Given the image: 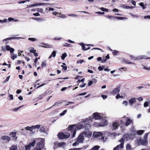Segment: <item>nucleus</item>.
I'll list each match as a JSON object with an SVG mask.
<instances>
[{"label": "nucleus", "instance_id": "obj_61", "mask_svg": "<svg viewBox=\"0 0 150 150\" xmlns=\"http://www.w3.org/2000/svg\"><path fill=\"white\" fill-rule=\"evenodd\" d=\"M101 96L104 100L105 99L107 98V96L106 95H101Z\"/></svg>", "mask_w": 150, "mask_h": 150}, {"label": "nucleus", "instance_id": "obj_39", "mask_svg": "<svg viewBox=\"0 0 150 150\" xmlns=\"http://www.w3.org/2000/svg\"><path fill=\"white\" fill-rule=\"evenodd\" d=\"M31 49L30 50V52L31 53H34L35 52H36V50H34V48L33 47H32L31 48Z\"/></svg>", "mask_w": 150, "mask_h": 150}, {"label": "nucleus", "instance_id": "obj_17", "mask_svg": "<svg viewBox=\"0 0 150 150\" xmlns=\"http://www.w3.org/2000/svg\"><path fill=\"white\" fill-rule=\"evenodd\" d=\"M1 139L3 140H6L9 142L10 141L11 138L7 136H3L1 137Z\"/></svg>", "mask_w": 150, "mask_h": 150}, {"label": "nucleus", "instance_id": "obj_25", "mask_svg": "<svg viewBox=\"0 0 150 150\" xmlns=\"http://www.w3.org/2000/svg\"><path fill=\"white\" fill-rule=\"evenodd\" d=\"M36 143V141L35 140H34L33 141L31 142L28 145L30 147L31 146H34L35 144Z\"/></svg>", "mask_w": 150, "mask_h": 150}, {"label": "nucleus", "instance_id": "obj_15", "mask_svg": "<svg viewBox=\"0 0 150 150\" xmlns=\"http://www.w3.org/2000/svg\"><path fill=\"white\" fill-rule=\"evenodd\" d=\"M108 122L105 119L103 120V121L101 122L100 124V126L101 127H103L108 125Z\"/></svg>", "mask_w": 150, "mask_h": 150}, {"label": "nucleus", "instance_id": "obj_36", "mask_svg": "<svg viewBox=\"0 0 150 150\" xmlns=\"http://www.w3.org/2000/svg\"><path fill=\"white\" fill-rule=\"evenodd\" d=\"M25 150H30L31 147L28 144L25 146Z\"/></svg>", "mask_w": 150, "mask_h": 150}, {"label": "nucleus", "instance_id": "obj_63", "mask_svg": "<svg viewBox=\"0 0 150 150\" xmlns=\"http://www.w3.org/2000/svg\"><path fill=\"white\" fill-rule=\"evenodd\" d=\"M106 60L107 59H106L105 57H104L103 59L101 61V62L102 63H105L106 62Z\"/></svg>", "mask_w": 150, "mask_h": 150}, {"label": "nucleus", "instance_id": "obj_10", "mask_svg": "<svg viewBox=\"0 0 150 150\" xmlns=\"http://www.w3.org/2000/svg\"><path fill=\"white\" fill-rule=\"evenodd\" d=\"M130 139L129 135L127 134H125L124 135L122 139L120 140L121 143H124V141H126Z\"/></svg>", "mask_w": 150, "mask_h": 150}, {"label": "nucleus", "instance_id": "obj_6", "mask_svg": "<svg viewBox=\"0 0 150 150\" xmlns=\"http://www.w3.org/2000/svg\"><path fill=\"white\" fill-rule=\"evenodd\" d=\"M125 121V125L128 126L131 124H133V120L132 119H130L129 117H123L122 118Z\"/></svg>", "mask_w": 150, "mask_h": 150}, {"label": "nucleus", "instance_id": "obj_34", "mask_svg": "<svg viewBox=\"0 0 150 150\" xmlns=\"http://www.w3.org/2000/svg\"><path fill=\"white\" fill-rule=\"evenodd\" d=\"M24 105L20 106L18 108H15L13 110L14 112H17L18 111L20 108L23 107Z\"/></svg>", "mask_w": 150, "mask_h": 150}, {"label": "nucleus", "instance_id": "obj_2", "mask_svg": "<svg viewBox=\"0 0 150 150\" xmlns=\"http://www.w3.org/2000/svg\"><path fill=\"white\" fill-rule=\"evenodd\" d=\"M102 118L100 114L98 112L94 113L92 115L89 117L88 119V121L90 122H92L93 119H94L95 120H99Z\"/></svg>", "mask_w": 150, "mask_h": 150}, {"label": "nucleus", "instance_id": "obj_28", "mask_svg": "<svg viewBox=\"0 0 150 150\" xmlns=\"http://www.w3.org/2000/svg\"><path fill=\"white\" fill-rule=\"evenodd\" d=\"M10 135L11 137L14 138H15L16 139H17V137H16V134L15 132H11L10 133Z\"/></svg>", "mask_w": 150, "mask_h": 150}, {"label": "nucleus", "instance_id": "obj_59", "mask_svg": "<svg viewBox=\"0 0 150 150\" xmlns=\"http://www.w3.org/2000/svg\"><path fill=\"white\" fill-rule=\"evenodd\" d=\"M136 99H137L139 101H142L143 100V98L142 97H140L139 98H136Z\"/></svg>", "mask_w": 150, "mask_h": 150}, {"label": "nucleus", "instance_id": "obj_58", "mask_svg": "<svg viewBox=\"0 0 150 150\" xmlns=\"http://www.w3.org/2000/svg\"><path fill=\"white\" fill-rule=\"evenodd\" d=\"M136 132L135 130H133L132 131L131 134L132 135H134L137 133Z\"/></svg>", "mask_w": 150, "mask_h": 150}, {"label": "nucleus", "instance_id": "obj_46", "mask_svg": "<svg viewBox=\"0 0 150 150\" xmlns=\"http://www.w3.org/2000/svg\"><path fill=\"white\" fill-rule=\"evenodd\" d=\"M84 62V61L83 60H79L77 62V63L81 64Z\"/></svg>", "mask_w": 150, "mask_h": 150}, {"label": "nucleus", "instance_id": "obj_22", "mask_svg": "<svg viewBox=\"0 0 150 150\" xmlns=\"http://www.w3.org/2000/svg\"><path fill=\"white\" fill-rule=\"evenodd\" d=\"M144 130H139L137 131V133L139 135H141L142 134L144 133Z\"/></svg>", "mask_w": 150, "mask_h": 150}, {"label": "nucleus", "instance_id": "obj_27", "mask_svg": "<svg viewBox=\"0 0 150 150\" xmlns=\"http://www.w3.org/2000/svg\"><path fill=\"white\" fill-rule=\"evenodd\" d=\"M100 148L99 146H95L93 148H91V150H98Z\"/></svg>", "mask_w": 150, "mask_h": 150}, {"label": "nucleus", "instance_id": "obj_51", "mask_svg": "<svg viewBox=\"0 0 150 150\" xmlns=\"http://www.w3.org/2000/svg\"><path fill=\"white\" fill-rule=\"evenodd\" d=\"M130 15L133 17V18H138L139 17V16L138 15H135L133 14H132V13H130Z\"/></svg>", "mask_w": 150, "mask_h": 150}, {"label": "nucleus", "instance_id": "obj_26", "mask_svg": "<svg viewBox=\"0 0 150 150\" xmlns=\"http://www.w3.org/2000/svg\"><path fill=\"white\" fill-rule=\"evenodd\" d=\"M25 129L27 130H29L30 131H32L33 130L32 126L31 127H26L25 128Z\"/></svg>", "mask_w": 150, "mask_h": 150}, {"label": "nucleus", "instance_id": "obj_3", "mask_svg": "<svg viewBox=\"0 0 150 150\" xmlns=\"http://www.w3.org/2000/svg\"><path fill=\"white\" fill-rule=\"evenodd\" d=\"M38 142L37 144L36 148H34L33 150H42V149L43 146V143L44 140L41 138L37 139Z\"/></svg>", "mask_w": 150, "mask_h": 150}, {"label": "nucleus", "instance_id": "obj_16", "mask_svg": "<svg viewBox=\"0 0 150 150\" xmlns=\"http://www.w3.org/2000/svg\"><path fill=\"white\" fill-rule=\"evenodd\" d=\"M6 48L8 51H10L11 54V53H13L12 52L14 51V49L12 48L9 45H6Z\"/></svg>", "mask_w": 150, "mask_h": 150}, {"label": "nucleus", "instance_id": "obj_54", "mask_svg": "<svg viewBox=\"0 0 150 150\" xmlns=\"http://www.w3.org/2000/svg\"><path fill=\"white\" fill-rule=\"evenodd\" d=\"M148 105H149V104H148V102H146L144 103V107H146L148 106Z\"/></svg>", "mask_w": 150, "mask_h": 150}, {"label": "nucleus", "instance_id": "obj_64", "mask_svg": "<svg viewBox=\"0 0 150 150\" xmlns=\"http://www.w3.org/2000/svg\"><path fill=\"white\" fill-rule=\"evenodd\" d=\"M144 18L146 19L147 18L150 19V16L147 15L145 16H144Z\"/></svg>", "mask_w": 150, "mask_h": 150}, {"label": "nucleus", "instance_id": "obj_11", "mask_svg": "<svg viewBox=\"0 0 150 150\" xmlns=\"http://www.w3.org/2000/svg\"><path fill=\"white\" fill-rule=\"evenodd\" d=\"M130 57L132 58L134 60H140L146 58V56L145 55L138 56L136 57H132V56L131 55Z\"/></svg>", "mask_w": 150, "mask_h": 150}, {"label": "nucleus", "instance_id": "obj_62", "mask_svg": "<svg viewBox=\"0 0 150 150\" xmlns=\"http://www.w3.org/2000/svg\"><path fill=\"white\" fill-rule=\"evenodd\" d=\"M8 20L9 21H13V20H14V19L13 18L10 17L8 18Z\"/></svg>", "mask_w": 150, "mask_h": 150}, {"label": "nucleus", "instance_id": "obj_7", "mask_svg": "<svg viewBox=\"0 0 150 150\" xmlns=\"http://www.w3.org/2000/svg\"><path fill=\"white\" fill-rule=\"evenodd\" d=\"M84 139V136L83 135V133H80L76 139V141L79 143H82L83 142Z\"/></svg>", "mask_w": 150, "mask_h": 150}, {"label": "nucleus", "instance_id": "obj_45", "mask_svg": "<svg viewBox=\"0 0 150 150\" xmlns=\"http://www.w3.org/2000/svg\"><path fill=\"white\" fill-rule=\"evenodd\" d=\"M56 52L55 51H54L52 52L51 55L53 57H54L56 56Z\"/></svg>", "mask_w": 150, "mask_h": 150}, {"label": "nucleus", "instance_id": "obj_52", "mask_svg": "<svg viewBox=\"0 0 150 150\" xmlns=\"http://www.w3.org/2000/svg\"><path fill=\"white\" fill-rule=\"evenodd\" d=\"M38 6V4H33L30 5L29 6V7H35L36 6Z\"/></svg>", "mask_w": 150, "mask_h": 150}, {"label": "nucleus", "instance_id": "obj_23", "mask_svg": "<svg viewBox=\"0 0 150 150\" xmlns=\"http://www.w3.org/2000/svg\"><path fill=\"white\" fill-rule=\"evenodd\" d=\"M102 133H103V135L105 137L108 136L110 134V133L109 132H108L107 131L102 132Z\"/></svg>", "mask_w": 150, "mask_h": 150}, {"label": "nucleus", "instance_id": "obj_40", "mask_svg": "<svg viewBox=\"0 0 150 150\" xmlns=\"http://www.w3.org/2000/svg\"><path fill=\"white\" fill-rule=\"evenodd\" d=\"M7 22V19H4L3 20H0V23H6Z\"/></svg>", "mask_w": 150, "mask_h": 150}, {"label": "nucleus", "instance_id": "obj_38", "mask_svg": "<svg viewBox=\"0 0 150 150\" xmlns=\"http://www.w3.org/2000/svg\"><path fill=\"white\" fill-rule=\"evenodd\" d=\"M67 110H65L63 111L62 112L60 113V115L61 116H63L67 112Z\"/></svg>", "mask_w": 150, "mask_h": 150}, {"label": "nucleus", "instance_id": "obj_20", "mask_svg": "<svg viewBox=\"0 0 150 150\" xmlns=\"http://www.w3.org/2000/svg\"><path fill=\"white\" fill-rule=\"evenodd\" d=\"M18 147L16 145H12L9 149V150H17Z\"/></svg>", "mask_w": 150, "mask_h": 150}, {"label": "nucleus", "instance_id": "obj_1", "mask_svg": "<svg viewBox=\"0 0 150 150\" xmlns=\"http://www.w3.org/2000/svg\"><path fill=\"white\" fill-rule=\"evenodd\" d=\"M87 123H90L88 118L84 119L82 121L79 122L77 125L75 124L71 125L68 127V131H71V134H72V138L74 137L76 133V131L77 129H81L84 127L86 129H89L91 127V125L89 124H87Z\"/></svg>", "mask_w": 150, "mask_h": 150}, {"label": "nucleus", "instance_id": "obj_60", "mask_svg": "<svg viewBox=\"0 0 150 150\" xmlns=\"http://www.w3.org/2000/svg\"><path fill=\"white\" fill-rule=\"evenodd\" d=\"M122 96H120L119 94H118L116 96V98L117 99H118L120 98H122Z\"/></svg>", "mask_w": 150, "mask_h": 150}, {"label": "nucleus", "instance_id": "obj_31", "mask_svg": "<svg viewBox=\"0 0 150 150\" xmlns=\"http://www.w3.org/2000/svg\"><path fill=\"white\" fill-rule=\"evenodd\" d=\"M79 44L80 45L82 46V47L83 50H86V48L85 47V46L84 44L83 43H79Z\"/></svg>", "mask_w": 150, "mask_h": 150}, {"label": "nucleus", "instance_id": "obj_44", "mask_svg": "<svg viewBox=\"0 0 150 150\" xmlns=\"http://www.w3.org/2000/svg\"><path fill=\"white\" fill-rule=\"evenodd\" d=\"M38 4V6H44L47 5H50V4L41 3Z\"/></svg>", "mask_w": 150, "mask_h": 150}, {"label": "nucleus", "instance_id": "obj_50", "mask_svg": "<svg viewBox=\"0 0 150 150\" xmlns=\"http://www.w3.org/2000/svg\"><path fill=\"white\" fill-rule=\"evenodd\" d=\"M106 17L109 19H112L114 18H115V17L112 16H108Z\"/></svg>", "mask_w": 150, "mask_h": 150}, {"label": "nucleus", "instance_id": "obj_5", "mask_svg": "<svg viewBox=\"0 0 150 150\" xmlns=\"http://www.w3.org/2000/svg\"><path fill=\"white\" fill-rule=\"evenodd\" d=\"M93 135L94 137L99 139L100 137L102 139H103L104 138V137L103 136V133L101 132H95L93 133Z\"/></svg>", "mask_w": 150, "mask_h": 150}, {"label": "nucleus", "instance_id": "obj_56", "mask_svg": "<svg viewBox=\"0 0 150 150\" xmlns=\"http://www.w3.org/2000/svg\"><path fill=\"white\" fill-rule=\"evenodd\" d=\"M37 10L38 12H40L41 13H42L43 11V9L42 8H38Z\"/></svg>", "mask_w": 150, "mask_h": 150}, {"label": "nucleus", "instance_id": "obj_33", "mask_svg": "<svg viewBox=\"0 0 150 150\" xmlns=\"http://www.w3.org/2000/svg\"><path fill=\"white\" fill-rule=\"evenodd\" d=\"M67 56V54L66 53H63L61 59H62L64 60L65 58Z\"/></svg>", "mask_w": 150, "mask_h": 150}, {"label": "nucleus", "instance_id": "obj_21", "mask_svg": "<svg viewBox=\"0 0 150 150\" xmlns=\"http://www.w3.org/2000/svg\"><path fill=\"white\" fill-rule=\"evenodd\" d=\"M32 128L33 130V129H38L41 127V125H33Z\"/></svg>", "mask_w": 150, "mask_h": 150}, {"label": "nucleus", "instance_id": "obj_29", "mask_svg": "<svg viewBox=\"0 0 150 150\" xmlns=\"http://www.w3.org/2000/svg\"><path fill=\"white\" fill-rule=\"evenodd\" d=\"M28 40L33 42H35L38 40L36 38H28Z\"/></svg>", "mask_w": 150, "mask_h": 150}, {"label": "nucleus", "instance_id": "obj_53", "mask_svg": "<svg viewBox=\"0 0 150 150\" xmlns=\"http://www.w3.org/2000/svg\"><path fill=\"white\" fill-rule=\"evenodd\" d=\"M10 77V76H7L6 77V79L5 81H4V83L5 82L8 81Z\"/></svg>", "mask_w": 150, "mask_h": 150}, {"label": "nucleus", "instance_id": "obj_48", "mask_svg": "<svg viewBox=\"0 0 150 150\" xmlns=\"http://www.w3.org/2000/svg\"><path fill=\"white\" fill-rule=\"evenodd\" d=\"M93 125L94 127H98L100 126V124H99L96 122H94L93 124Z\"/></svg>", "mask_w": 150, "mask_h": 150}, {"label": "nucleus", "instance_id": "obj_55", "mask_svg": "<svg viewBox=\"0 0 150 150\" xmlns=\"http://www.w3.org/2000/svg\"><path fill=\"white\" fill-rule=\"evenodd\" d=\"M118 53V51L116 50H114L113 52V53L114 55H116Z\"/></svg>", "mask_w": 150, "mask_h": 150}, {"label": "nucleus", "instance_id": "obj_37", "mask_svg": "<svg viewBox=\"0 0 150 150\" xmlns=\"http://www.w3.org/2000/svg\"><path fill=\"white\" fill-rule=\"evenodd\" d=\"M41 66L42 68L46 67L47 66L46 61L42 62Z\"/></svg>", "mask_w": 150, "mask_h": 150}, {"label": "nucleus", "instance_id": "obj_4", "mask_svg": "<svg viewBox=\"0 0 150 150\" xmlns=\"http://www.w3.org/2000/svg\"><path fill=\"white\" fill-rule=\"evenodd\" d=\"M70 134L69 132H62L59 133L58 135V138L61 139H63L68 138L70 136Z\"/></svg>", "mask_w": 150, "mask_h": 150}, {"label": "nucleus", "instance_id": "obj_12", "mask_svg": "<svg viewBox=\"0 0 150 150\" xmlns=\"http://www.w3.org/2000/svg\"><path fill=\"white\" fill-rule=\"evenodd\" d=\"M24 39V38H22V37H11V38H6L5 39H4L3 40V41H4L5 40L6 41L7 40H10L11 39H18L19 40L20 39Z\"/></svg>", "mask_w": 150, "mask_h": 150}, {"label": "nucleus", "instance_id": "obj_35", "mask_svg": "<svg viewBox=\"0 0 150 150\" xmlns=\"http://www.w3.org/2000/svg\"><path fill=\"white\" fill-rule=\"evenodd\" d=\"M58 17L61 18H66V16L65 15L62 14L61 13H60L59 14V15L58 16Z\"/></svg>", "mask_w": 150, "mask_h": 150}, {"label": "nucleus", "instance_id": "obj_43", "mask_svg": "<svg viewBox=\"0 0 150 150\" xmlns=\"http://www.w3.org/2000/svg\"><path fill=\"white\" fill-rule=\"evenodd\" d=\"M148 133H146L145 134V135H144V140H147L146 138L148 137Z\"/></svg>", "mask_w": 150, "mask_h": 150}, {"label": "nucleus", "instance_id": "obj_19", "mask_svg": "<svg viewBox=\"0 0 150 150\" xmlns=\"http://www.w3.org/2000/svg\"><path fill=\"white\" fill-rule=\"evenodd\" d=\"M120 91V88H117L114 89L112 92L113 94H117L119 93Z\"/></svg>", "mask_w": 150, "mask_h": 150}, {"label": "nucleus", "instance_id": "obj_14", "mask_svg": "<svg viewBox=\"0 0 150 150\" xmlns=\"http://www.w3.org/2000/svg\"><path fill=\"white\" fill-rule=\"evenodd\" d=\"M136 99L135 98H133L129 100V103L131 106H132L133 104L136 102Z\"/></svg>", "mask_w": 150, "mask_h": 150}, {"label": "nucleus", "instance_id": "obj_41", "mask_svg": "<svg viewBox=\"0 0 150 150\" xmlns=\"http://www.w3.org/2000/svg\"><path fill=\"white\" fill-rule=\"evenodd\" d=\"M122 104L125 106H127L128 105V102L126 101H124L122 102Z\"/></svg>", "mask_w": 150, "mask_h": 150}, {"label": "nucleus", "instance_id": "obj_8", "mask_svg": "<svg viewBox=\"0 0 150 150\" xmlns=\"http://www.w3.org/2000/svg\"><path fill=\"white\" fill-rule=\"evenodd\" d=\"M137 142L139 145L141 144L146 145L148 143V142L147 140H142L141 139H138L137 140Z\"/></svg>", "mask_w": 150, "mask_h": 150}, {"label": "nucleus", "instance_id": "obj_9", "mask_svg": "<svg viewBox=\"0 0 150 150\" xmlns=\"http://www.w3.org/2000/svg\"><path fill=\"white\" fill-rule=\"evenodd\" d=\"M87 130L84 131L82 132L83 133V135L87 138H89L90 137L92 134V132L88 130V129H86Z\"/></svg>", "mask_w": 150, "mask_h": 150}, {"label": "nucleus", "instance_id": "obj_49", "mask_svg": "<svg viewBox=\"0 0 150 150\" xmlns=\"http://www.w3.org/2000/svg\"><path fill=\"white\" fill-rule=\"evenodd\" d=\"M64 144V142L58 143L57 144V145L59 146H63Z\"/></svg>", "mask_w": 150, "mask_h": 150}, {"label": "nucleus", "instance_id": "obj_42", "mask_svg": "<svg viewBox=\"0 0 150 150\" xmlns=\"http://www.w3.org/2000/svg\"><path fill=\"white\" fill-rule=\"evenodd\" d=\"M104 68V67L103 66H99L98 68V69L100 71H101Z\"/></svg>", "mask_w": 150, "mask_h": 150}, {"label": "nucleus", "instance_id": "obj_47", "mask_svg": "<svg viewBox=\"0 0 150 150\" xmlns=\"http://www.w3.org/2000/svg\"><path fill=\"white\" fill-rule=\"evenodd\" d=\"M8 97L10 98L9 100H13V96L12 95L9 94Z\"/></svg>", "mask_w": 150, "mask_h": 150}, {"label": "nucleus", "instance_id": "obj_13", "mask_svg": "<svg viewBox=\"0 0 150 150\" xmlns=\"http://www.w3.org/2000/svg\"><path fill=\"white\" fill-rule=\"evenodd\" d=\"M123 143H121L120 144L118 145L116 147L114 148L113 150H119L120 149H122L123 148Z\"/></svg>", "mask_w": 150, "mask_h": 150}, {"label": "nucleus", "instance_id": "obj_32", "mask_svg": "<svg viewBox=\"0 0 150 150\" xmlns=\"http://www.w3.org/2000/svg\"><path fill=\"white\" fill-rule=\"evenodd\" d=\"M63 46L64 47H72V45L71 44H69L67 43H64L63 45Z\"/></svg>", "mask_w": 150, "mask_h": 150}, {"label": "nucleus", "instance_id": "obj_18", "mask_svg": "<svg viewBox=\"0 0 150 150\" xmlns=\"http://www.w3.org/2000/svg\"><path fill=\"white\" fill-rule=\"evenodd\" d=\"M119 126V123L115 122L112 124V128L113 129H116L118 128Z\"/></svg>", "mask_w": 150, "mask_h": 150}, {"label": "nucleus", "instance_id": "obj_24", "mask_svg": "<svg viewBox=\"0 0 150 150\" xmlns=\"http://www.w3.org/2000/svg\"><path fill=\"white\" fill-rule=\"evenodd\" d=\"M11 59H12L13 60H14L17 57V55L16 54H13V53H11Z\"/></svg>", "mask_w": 150, "mask_h": 150}, {"label": "nucleus", "instance_id": "obj_57", "mask_svg": "<svg viewBox=\"0 0 150 150\" xmlns=\"http://www.w3.org/2000/svg\"><path fill=\"white\" fill-rule=\"evenodd\" d=\"M79 143L76 141V142H74L73 144V146H76L79 145Z\"/></svg>", "mask_w": 150, "mask_h": 150}, {"label": "nucleus", "instance_id": "obj_30", "mask_svg": "<svg viewBox=\"0 0 150 150\" xmlns=\"http://www.w3.org/2000/svg\"><path fill=\"white\" fill-rule=\"evenodd\" d=\"M126 149L127 150H132L131 146L129 144H127L126 145Z\"/></svg>", "mask_w": 150, "mask_h": 150}]
</instances>
